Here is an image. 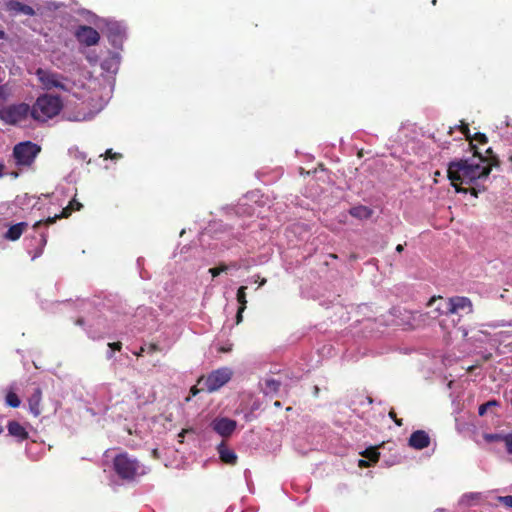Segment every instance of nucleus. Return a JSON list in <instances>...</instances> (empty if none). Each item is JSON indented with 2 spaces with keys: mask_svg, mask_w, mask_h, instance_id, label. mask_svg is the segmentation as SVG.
<instances>
[{
  "mask_svg": "<svg viewBox=\"0 0 512 512\" xmlns=\"http://www.w3.org/2000/svg\"><path fill=\"white\" fill-rule=\"evenodd\" d=\"M485 153L489 154V158L485 161L460 159L449 164L448 178L457 192L470 193L477 197L479 193L486 190L484 182L493 167H500V160L490 147L485 150Z\"/></svg>",
  "mask_w": 512,
  "mask_h": 512,
  "instance_id": "1",
  "label": "nucleus"
},
{
  "mask_svg": "<svg viewBox=\"0 0 512 512\" xmlns=\"http://www.w3.org/2000/svg\"><path fill=\"white\" fill-rule=\"evenodd\" d=\"M63 103L59 96L43 94L32 105L31 117L38 122H46L57 116L62 110Z\"/></svg>",
  "mask_w": 512,
  "mask_h": 512,
  "instance_id": "2",
  "label": "nucleus"
},
{
  "mask_svg": "<svg viewBox=\"0 0 512 512\" xmlns=\"http://www.w3.org/2000/svg\"><path fill=\"white\" fill-rule=\"evenodd\" d=\"M115 473L122 479L133 481L136 477L144 475L145 469L140 462L128 453H120L113 459Z\"/></svg>",
  "mask_w": 512,
  "mask_h": 512,
  "instance_id": "3",
  "label": "nucleus"
},
{
  "mask_svg": "<svg viewBox=\"0 0 512 512\" xmlns=\"http://www.w3.org/2000/svg\"><path fill=\"white\" fill-rule=\"evenodd\" d=\"M41 147L31 141L20 142L13 148V156L18 166H31L37 155L40 153Z\"/></svg>",
  "mask_w": 512,
  "mask_h": 512,
  "instance_id": "4",
  "label": "nucleus"
},
{
  "mask_svg": "<svg viewBox=\"0 0 512 512\" xmlns=\"http://www.w3.org/2000/svg\"><path fill=\"white\" fill-rule=\"evenodd\" d=\"M232 371L229 368H220L212 371L207 377H200L198 385H204L208 392H215L230 381Z\"/></svg>",
  "mask_w": 512,
  "mask_h": 512,
  "instance_id": "5",
  "label": "nucleus"
},
{
  "mask_svg": "<svg viewBox=\"0 0 512 512\" xmlns=\"http://www.w3.org/2000/svg\"><path fill=\"white\" fill-rule=\"evenodd\" d=\"M32 107L26 103L11 105L1 111L2 119L8 124H18L31 116Z\"/></svg>",
  "mask_w": 512,
  "mask_h": 512,
  "instance_id": "6",
  "label": "nucleus"
},
{
  "mask_svg": "<svg viewBox=\"0 0 512 512\" xmlns=\"http://www.w3.org/2000/svg\"><path fill=\"white\" fill-rule=\"evenodd\" d=\"M74 37L81 45L87 47L97 45L100 41L99 32L88 25H79L74 31Z\"/></svg>",
  "mask_w": 512,
  "mask_h": 512,
  "instance_id": "7",
  "label": "nucleus"
},
{
  "mask_svg": "<svg viewBox=\"0 0 512 512\" xmlns=\"http://www.w3.org/2000/svg\"><path fill=\"white\" fill-rule=\"evenodd\" d=\"M431 307V314L433 318H438L442 315L450 314L449 299L442 296H433L427 303Z\"/></svg>",
  "mask_w": 512,
  "mask_h": 512,
  "instance_id": "8",
  "label": "nucleus"
},
{
  "mask_svg": "<svg viewBox=\"0 0 512 512\" xmlns=\"http://www.w3.org/2000/svg\"><path fill=\"white\" fill-rule=\"evenodd\" d=\"M449 299L450 314H458L460 311H465L467 314L473 312L472 301L468 297L454 296Z\"/></svg>",
  "mask_w": 512,
  "mask_h": 512,
  "instance_id": "9",
  "label": "nucleus"
},
{
  "mask_svg": "<svg viewBox=\"0 0 512 512\" xmlns=\"http://www.w3.org/2000/svg\"><path fill=\"white\" fill-rule=\"evenodd\" d=\"M236 421L223 417L216 418L211 423L213 430L222 437H229L236 429Z\"/></svg>",
  "mask_w": 512,
  "mask_h": 512,
  "instance_id": "10",
  "label": "nucleus"
},
{
  "mask_svg": "<svg viewBox=\"0 0 512 512\" xmlns=\"http://www.w3.org/2000/svg\"><path fill=\"white\" fill-rule=\"evenodd\" d=\"M29 224L27 222H19L8 227L3 234V238L8 241H17L27 231Z\"/></svg>",
  "mask_w": 512,
  "mask_h": 512,
  "instance_id": "11",
  "label": "nucleus"
},
{
  "mask_svg": "<svg viewBox=\"0 0 512 512\" xmlns=\"http://www.w3.org/2000/svg\"><path fill=\"white\" fill-rule=\"evenodd\" d=\"M409 445L418 450L427 448L430 445L429 435L423 430H417L411 434Z\"/></svg>",
  "mask_w": 512,
  "mask_h": 512,
  "instance_id": "12",
  "label": "nucleus"
},
{
  "mask_svg": "<svg viewBox=\"0 0 512 512\" xmlns=\"http://www.w3.org/2000/svg\"><path fill=\"white\" fill-rule=\"evenodd\" d=\"M468 141L470 150L473 152L474 157H477L479 161H485V159L489 158V154H486L487 156H483L477 145L473 144V141H476L479 144H486L488 142V138L484 133H475L473 136H471V140Z\"/></svg>",
  "mask_w": 512,
  "mask_h": 512,
  "instance_id": "13",
  "label": "nucleus"
},
{
  "mask_svg": "<svg viewBox=\"0 0 512 512\" xmlns=\"http://www.w3.org/2000/svg\"><path fill=\"white\" fill-rule=\"evenodd\" d=\"M41 400H42V390L40 387H35L33 392L28 398L29 410L34 416H39L41 414Z\"/></svg>",
  "mask_w": 512,
  "mask_h": 512,
  "instance_id": "14",
  "label": "nucleus"
},
{
  "mask_svg": "<svg viewBox=\"0 0 512 512\" xmlns=\"http://www.w3.org/2000/svg\"><path fill=\"white\" fill-rule=\"evenodd\" d=\"M7 11H9L12 14H25L29 16L35 15V10L24 3H21L19 1L11 0L6 4Z\"/></svg>",
  "mask_w": 512,
  "mask_h": 512,
  "instance_id": "15",
  "label": "nucleus"
},
{
  "mask_svg": "<svg viewBox=\"0 0 512 512\" xmlns=\"http://www.w3.org/2000/svg\"><path fill=\"white\" fill-rule=\"evenodd\" d=\"M218 453L220 460L227 465H235L237 463V455L231 449H228L224 442L219 444Z\"/></svg>",
  "mask_w": 512,
  "mask_h": 512,
  "instance_id": "16",
  "label": "nucleus"
},
{
  "mask_svg": "<svg viewBox=\"0 0 512 512\" xmlns=\"http://www.w3.org/2000/svg\"><path fill=\"white\" fill-rule=\"evenodd\" d=\"M7 428L11 436L18 438L21 441L26 440L29 436L26 429L17 421H10Z\"/></svg>",
  "mask_w": 512,
  "mask_h": 512,
  "instance_id": "17",
  "label": "nucleus"
},
{
  "mask_svg": "<svg viewBox=\"0 0 512 512\" xmlns=\"http://www.w3.org/2000/svg\"><path fill=\"white\" fill-rule=\"evenodd\" d=\"M74 210L73 209H70V206L67 205L60 214L58 215H55L53 217H48L46 220H39L37 221L34 225H33V228L34 229H37L38 227H40L42 224H45V225H51V224H54L56 222L57 219H60V218H67L71 215V213L73 212Z\"/></svg>",
  "mask_w": 512,
  "mask_h": 512,
  "instance_id": "18",
  "label": "nucleus"
},
{
  "mask_svg": "<svg viewBox=\"0 0 512 512\" xmlns=\"http://www.w3.org/2000/svg\"><path fill=\"white\" fill-rule=\"evenodd\" d=\"M281 383L273 378H268L264 380V386L262 391L264 394H276L280 389Z\"/></svg>",
  "mask_w": 512,
  "mask_h": 512,
  "instance_id": "19",
  "label": "nucleus"
},
{
  "mask_svg": "<svg viewBox=\"0 0 512 512\" xmlns=\"http://www.w3.org/2000/svg\"><path fill=\"white\" fill-rule=\"evenodd\" d=\"M350 214L356 218L368 219L372 215V210L366 206H357L351 208Z\"/></svg>",
  "mask_w": 512,
  "mask_h": 512,
  "instance_id": "20",
  "label": "nucleus"
},
{
  "mask_svg": "<svg viewBox=\"0 0 512 512\" xmlns=\"http://www.w3.org/2000/svg\"><path fill=\"white\" fill-rule=\"evenodd\" d=\"M361 455L366 458L371 464H375L378 462L380 453L376 447L367 448L365 451L361 453Z\"/></svg>",
  "mask_w": 512,
  "mask_h": 512,
  "instance_id": "21",
  "label": "nucleus"
},
{
  "mask_svg": "<svg viewBox=\"0 0 512 512\" xmlns=\"http://www.w3.org/2000/svg\"><path fill=\"white\" fill-rule=\"evenodd\" d=\"M5 403L9 407L17 408L20 406L21 401H20V398L18 397V395L14 391L10 390L7 392V394L5 396Z\"/></svg>",
  "mask_w": 512,
  "mask_h": 512,
  "instance_id": "22",
  "label": "nucleus"
},
{
  "mask_svg": "<svg viewBox=\"0 0 512 512\" xmlns=\"http://www.w3.org/2000/svg\"><path fill=\"white\" fill-rule=\"evenodd\" d=\"M45 85L48 88H52V87L61 88V89L64 88V85L62 84V82L60 81L58 75H56V74L48 75L46 80H45Z\"/></svg>",
  "mask_w": 512,
  "mask_h": 512,
  "instance_id": "23",
  "label": "nucleus"
},
{
  "mask_svg": "<svg viewBox=\"0 0 512 512\" xmlns=\"http://www.w3.org/2000/svg\"><path fill=\"white\" fill-rule=\"evenodd\" d=\"M246 286H240L237 291V301L239 303V307H247V300H246Z\"/></svg>",
  "mask_w": 512,
  "mask_h": 512,
  "instance_id": "24",
  "label": "nucleus"
},
{
  "mask_svg": "<svg viewBox=\"0 0 512 512\" xmlns=\"http://www.w3.org/2000/svg\"><path fill=\"white\" fill-rule=\"evenodd\" d=\"M497 406H499V402L497 400H495V399L489 400L486 403L479 406L478 414H479V416H484L486 414L487 410H489V408L497 407Z\"/></svg>",
  "mask_w": 512,
  "mask_h": 512,
  "instance_id": "25",
  "label": "nucleus"
},
{
  "mask_svg": "<svg viewBox=\"0 0 512 512\" xmlns=\"http://www.w3.org/2000/svg\"><path fill=\"white\" fill-rule=\"evenodd\" d=\"M158 351H160V347L155 343H151L147 347L146 346L140 347V350L138 352H136L135 355L142 356L144 354V352L152 354V353L158 352Z\"/></svg>",
  "mask_w": 512,
  "mask_h": 512,
  "instance_id": "26",
  "label": "nucleus"
},
{
  "mask_svg": "<svg viewBox=\"0 0 512 512\" xmlns=\"http://www.w3.org/2000/svg\"><path fill=\"white\" fill-rule=\"evenodd\" d=\"M483 438L486 442L492 443V442H503L504 435L499 433H485L483 434Z\"/></svg>",
  "mask_w": 512,
  "mask_h": 512,
  "instance_id": "27",
  "label": "nucleus"
},
{
  "mask_svg": "<svg viewBox=\"0 0 512 512\" xmlns=\"http://www.w3.org/2000/svg\"><path fill=\"white\" fill-rule=\"evenodd\" d=\"M458 128L461 131V133L465 136L466 140H471L469 125L466 122L461 121V124L458 126Z\"/></svg>",
  "mask_w": 512,
  "mask_h": 512,
  "instance_id": "28",
  "label": "nucleus"
},
{
  "mask_svg": "<svg viewBox=\"0 0 512 512\" xmlns=\"http://www.w3.org/2000/svg\"><path fill=\"white\" fill-rule=\"evenodd\" d=\"M227 270L228 266L225 264H221L219 267L210 268L209 273H211L213 277H217L218 275H220V273L226 272Z\"/></svg>",
  "mask_w": 512,
  "mask_h": 512,
  "instance_id": "29",
  "label": "nucleus"
},
{
  "mask_svg": "<svg viewBox=\"0 0 512 512\" xmlns=\"http://www.w3.org/2000/svg\"><path fill=\"white\" fill-rule=\"evenodd\" d=\"M503 442L505 443L506 451L512 454V432L504 435Z\"/></svg>",
  "mask_w": 512,
  "mask_h": 512,
  "instance_id": "30",
  "label": "nucleus"
},
{
  "mask_svg": "<svg viewBox=\"0 0 512 512\" xmlns=\"http://www.w3.org/2000/svg\"><path fill=\"white\" fill-rule=\"evenodd\" d=\"M498 502L505 507L512 508V495L499 496Z\"/></svg>",
  "mask_w": 512,
  "mask_h": 512,
  "instance_id": "31",
  "label": "nucleus"
},
{
  "mask_svg": "<svg viewBox=\"0 0 512 512\" xmlns=\"http://www.w3.org/2000/svg\"><path fill=\"white\" fill-rule=\"evenodd\" d=\"M105 159L117 160L122 158V154L113 152L112 149H107L104 153Z\"/></svg>",
  "mask_w": 512,
  "mask_h": 512,
  "instance_id": "32",
  "label": "nucleus"
},
{
  "mask_svg": "<svg viewBox=\"0 0 512 512\" xmlns=\"http://www.w3.org/2000/svg\"><path fill=\"white\" fill-rule=\"evenodd\" d=\"M68 205L70 206V209H73L75 211H79L83 207V205L79 201H77L76 198H73Z\"/></svg>",
  "mask_w": 512,
  "mask_h": 512,
  "instance_id": "33",
  "label": "nucleus"
},
{
  "mask_svg": "<svg viewBox=\"0 0 512 512\" xmlns=\"http://www.w3.org/2000/svg\"><path fill=\"white\" fill-rule=\"evenodd\" d=\"M205 389H206V388H205V386H204V385H203V387H202L201 389H199L197 386H193V387H191V389H190V396H188V397L186 398V401H187V402H188V401H190L191 396H196V395H197L201 390H205Z\"/></svg>",
  "mask_w": 512,
  "mask_h": 512,
  "instance_id": "34",
  "label": "nucleus"
},
{
  "mask_svg": "<svg viewBox=\"0 0 512 512\" xmlns=\"http://www.w3.org/2000/svg\"><path fill=\"white\" fill-rule=\"evenodd\" d=\"M389 417H390V418L395 422V424H396L397 426H402V425H403V423H402V419H398V418H397V415H396V413H395V411H394V410H391V411L389 412Z\"/></svg>",
  "mask_w": 512,
  "mask_h": 512,
  "instance_id": "35",
  "label": "nucleus"
},
{
  "mask_svg": "<svg viewBox=\"0 0 512 512\" xmlns=\"http://www.w3.org/2000/svg\"><path fill=\"white\" fill-rule=\"evenodd\" d=\"M246 308L244 307H239L238 308V311H237V314H236V324H240L243 320V312L245 311Z\"/></svg>",
  "mask_w": 512,
  "mask_h": 512,
  "instance_id": "36",
  "label": "nucleus"
},
{
  "mask_svg": "<svg viewBox=\"0 0 512 512\" xmlns=\"http://www.w3.org/2000/svg\"><path fill=\"white\" fill-rule=\"evenodd\" d=\"M108 346L113 350V351H120L121 348H122V343L121 342H112V343H108Z\"/></svg>",
  "mask_w": 512,
  "mask_h": 512,
  "instance_id": "37",
  "label": "nucleus"
},
{
  "mask_svg": "<svg viewBox=\"0 0 512 512\" xmlns=\"http://www.w3.org/2000/svg\"><path fill=\"white\" fill-rule=\"evenodd\" d=\"M371 465H372V464H371L368 460H366V459H360V460L358 461V466H359L360 468L369 467V466H371Z\"/></svg>",
  "mask_w": 512,
  "mask_h": 512,
  "instance_id": "38",
  "label": "nucleus"
},
{
  "mask_svg": "<svg viewBox=\"0 0 512 512\" xmlns=\"http://www.w3.org/2000/svg\"><path fill=\"white\" fill-rule=\"evenodd\" d=\"M47 243V235L45 233L41 234V244L42 246H45Z\"/></svg>",
  "mask_w": 512,
  "mask_h": 512,
  "instance_id": "39",
  "label": "nucleus"
},
{
  "mask_svg": "<svg viewBox=\"0 0 512 512\" xmlns=\"http://www.w3.org/2000/svg\"><path fill=\"white\" fill-rule=\"evenodd\" d=\"M4 169H5V165L3 163H0V178L3 176L4 174Z\"/></svg>",
  "mask_w": 512,
  "mask_h": 512,
  "instance_id": "40",
  "label": "nucleus"
},
{
  "mask_svg": "<svg viewBox=\"0 0 512 512\" xmlns=\"http://www.w3.org/2000/svg\"><path fill=\"white\" fill-rule=\"evenodd\" d=\"M403 250H404V246H403L402 244H398V245L396 246V251H397V252H399V253H400V252H402Z\"/></svg>",
  "mask_w": 512,
  "mask_h": 512,
  "instance_id": "41",
  "label": "nucleus"
},
{
  "mask_svg": "<svg viewBox=\"0 0 512 512\" xmlns=\"http://www.w3.org/2000/svg\"><path fill=\"white\" fill-rule=\"evenodd\" d=\"M274 406H275L276 408H281L282 404H281V402H280V401H275V402H274Z\"/></svg>",
  "mask_w": 512,
  "mask_h": 512,
  "instance_id": "42",
  "label": "nucleus"
},
{
  "mask_svg": "<svg viewBox=\"0 0 512 512\" xmlns=\"http://www.w3.org/2000/svg\"><path fill=\"white\" fill-rule=\"evenodd\" d=\"M152 454H153V456H154L155 458H158V457H159V455H158V450H157V449H154V450L152 451Z\"/></svg>",
  "mask_w": 512,
  "mask_h": 512,
  "instance_id": "43",
  "label": "nucleus"
},
{
  "mask_svg": "<svg viewBox=\"0 0 512 512\" xmlns=\"http://www.w3.org/2000/svg\"><path fill=\"white\" fill-rule=\"evenodd\" d=\"M318 393H319V387H318V386H315V387H314V394H315V396H317V395H318Z\"/></svg>",
  "mask_w": 512,
  "mask_h": 512,
  "instance_id": "44",
  "label": "nucleus"
},
{
  "mask_svg": "<svg viewBox=\"0 0 512 512\" xmlns=\"http://www.w3.org/2000/svg\"><path fill=\"white\" fill-rule=\"evenodd\" d=\"M265 283H266V279H265V278H263L262 280H260L259 285H260V286H263Z\"/></svg>",
  "mask_w": 512,
  "mask_h": 512,
  "instance_id": "45",
  "label": "nucleus"
},
{
  "mask_svg": "<svg viewBox=\"0 0 512 512\" xmlns=\"http://www.w3.org/2000/svg\"><path fill=\"white\" fill-rule=\"evenodd\" d=\"M112 357H113V352H109V353L107 354V358H108V359H111Z\"/></svg>",
  "mask_w": 512,
  "mask_h": 512,
  "instance_id": "46",
  "label": "nucleus"
},
{
  "mask_svg": "<svg viewBox=\"0 0 512 512\" xmlns=\"http://www.w3.org/2000/svg\"><path fill=\"white\" fill-rule=\"evenodd\" d=\"M452 133H453V128H452V127H450V128H449V131H448V134L452 135Z\"/></svg>",
  "mask_w": 512,
  "mask_h": 512,
  "instance_id": "47",
  "label": "nucleus"
},
{
  "mask_svg": "<svg viewBox=\"0 0 512 512\" xmlns=\"http://www.w3.org/2000/svg\"><path fill=\"white\" fill-rule=\"evenodd\" d=\"M4 431L2 425L0 424V434Z\"/></svg>",
  "mask_w": 512,
  "mask_h": 512,
  "instance_id": "48",
  "label": "nucleus"
},
{
  "mask_svg": "<svg viewBox=\"0 0 512 512\" xmlns=\"http://www.w3.org/2000/svg\"><path fill=\"white\" fill-rule=\"evenodd\" d=\"M231 266L234 268H238V265L236 263L232 264Z\"/></svg>",
  "mask_w": 512,
  "mask_h": 512,
  "instance_id": "49",
  "label": "nucleus"
},
{
  "mask_svg": "<svg viewBox=\"0 0 512 512\" xmlns=\"http://www.w3.org/2000/svg\"><path fill=\"white\" fill-rule=\"evenodd\" d=\"M506 325H508V326H512V320H511V321H509V322H507V324H506Z\"/></svg>",
  "mask_w": 512,
  "mask_h": 512,
  "instance_id": "50",
  "label": "nucleus"
},
{
  "mask_svg": "<svg viewBox=\"0 0 512 512\" xmlns=\"http://www.w3.org/2000/svg\"><path fill=\"white\" fill-rule=\"evenodd\" d=\"M4 35V32L3 31H0V38H2Z\"/></svg>",
  "mask_w": 512,
  "mask_h": 512,
  "instance_id": "51",
  "label": "nucleus"
},
{
  "mask_svg": "<svg viewBox=\"0 0 512 512\" xmlns=\"http://www.w3.org/2000/svg\"><path fill=\"white\" fill-rule=\"evenodd\" d=\"M509 161H511V162H512V155L509 157Z\"/></svg>",
  "mask_w": 512,
  "mask_h": 512,
  "instance_id": "52",
  "label": "nucleus"
}]
</instances>
